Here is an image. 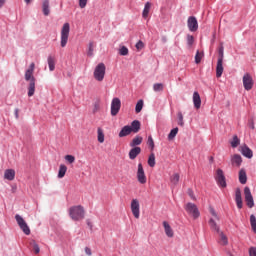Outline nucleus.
<instances>
[{"label":"nucleus","instance_id":"1","mask_svg":"<svg viewBox=\"0 0 256 256\" xmlns=\"http://www.w3.org/2000/svg\"><path fill=\"white\" fill-rule=\"evenodd\" d=\"M72 221H81L85 219V208L81 205L72 206L68 210Z\"/></svg>","mask_w":256,"mask_h":256},{"label":"nucleus","instance_id":"2","mask_svg":"<svg viewBox=\"0 0 256 256\" xmlns=\"http://www.w3.org/2000/svg\"><path fill=\"white\" fill-rule=\"evenodd\" d=\"M70 31H71V25L68 22L64 23L62 28H61V32H60V36H61L60 45H61V47H67V43L69 41Z\"/></svg>","mask_w":256,"mask_h":256},{"label":"nucleus","instance_id":"3","mask_svg":"<svg viewBox=\"0 0 256 256\" xmlns=\"http://www.w3.org/2000/svg\"><path fill=\"white\" fill-rule=\"evenodd\" d=\"M105 71H107V67H105V64L99 63L94 69V79L101 83L103 79H105Z\"/></svg>","mask_w":256,"mask_h":256},{"label":"nucleus","instance_id":"4","mask_svg":"<svg viewBox=\"0 0 256 256\" xmlns=\"http://www.w3.org/2000/svg\"><path fill=\"white\" fill-rule=\"evenodd\" d=\"M223 59H224V48L220 46L218 49V60L216 66V77L219 79L223 75Z\"/></svg>","mask_w":256,"mask_h":256},{"label":"nucleus","instance_id":"5","mask_svg":"<svg viewBox=\"0 0 256 256\" xmlns=\"http://www.w3.org/2000/svg\"><path fill=\"white\" fill-rule=\"evenodd\" d=\"M185 211L188 213V215H191L193 219H199V216L201 213L199 212V208H197V205L194 203L188 202L185 207Z\"/></svg>","mask_w":256,"mask_h":256},{"label":"nucleus","instance_id":"6","mask_svg":"<svg viewBox=\"0 0 256 256\" xmlns=\"http://www.w3.org/2000/svg\"><path fill=\"white\" fill-rule=\"evenodd\" d=\"M15 219L21 231H23L25 235H31V229L29 228V225H27L25 219H23V217L19 214L15 215Z\"/></svg>","mask_w":256,"mask_h":256},{"label":"nucleus","instance_id":"7","mask_svg":"<svg viewBox=\"0 0 256 256\" xmlns=\"http://www.w3.org/2000/svg\"><path fill=\"white\" fill-rule=\"evenodd\" d=\"M136 177H137V181H138V183H140V185H145V183H147V176L145 175V169H143V164H141V163L138 164Z\"/></svg>","mask_w":256,"mask_h":256},{"label":"nucleus","instance_id":"8","mask_svg":"<svg viewBox=\"0 0 256 256\" xmlns=\"http://www.w3.org/2000/svg\"><path fill=\"white\" fill-rule=\"evenodd\" d=\"M244 197L247 207H249V209H253V207H255V201L253 200V194H251V189L248 186L244 188Z\"/></svg>","mask_w":256,"mask_h":256},{"label":"nucleus","instance_id":"9","mask_svg":"<svg viewBox=\"0 0 256 256\" xmlns=\"http://www.w3.org/2000/svg\"><path fill=\"white\" fill-rule=\"evenodd\" d=\"M121 111V99L113 98L111 102V115L115 117Z\"/></svg>","mask_w":256,"mask_h":256},{"label":"nucleus","instance_id":"10","mask_svg":"<svg viewBox=\"0 0 256 256\" xmlns=\"http://www.w3.org/2000/svg\"><path fill=\"white\" fill-rule=\"evenodd\" d=\"M243 85H244V89L246 91H251L253 89L254 82H253V77L251 76V74L246 73L243 76Z\"/></svg>","mask_w":256,"mask_h":256},{"label":"nucleus","instance_id":"11","mask_svg":"<svg viewBox=\"0 0 256 256\" xmlns=\"http://www.w3.org/2000/svg\"><path fill=\"white\" fill-rule=\"evenodd\" d=\"M216 181L217 184L219 185V187H227V181L225 180V174L223 173V171L221 169H218L216 171Z\"/></svg>","mask_w":256,"mask_h":256},{"label":"nucleus","instance_id":"12","mask_svg":"<svg viewBox=\"0 0 256 256\" xmlns=\"http://www.w3.org/2000/svg\"><path fill=\"white\" fill-rule=\"evenodd\" d=\"M239 151L247 159H253V150H251V148H249V146L246 144L240 146Z\"/></svg>","mask_w":256,"mask_h":256},{"label":"nucleus","instance_id":"13","mask_svg":"<svg viewBox=\"0 0 256 256\" xmlns=\"http://www.w3.org/2000/svg\"><path fill=\"white\" fill-rule=\"evenodd\" d=\"M187 25L189 28V31L195 32L197 29H199V23L197 22V18L194 16H190L187 21Z\"/></svg>","mask_w":256,"mask_h":256},{"label":"nucleus","instance_id":"14","mask_svg":"<svg viewBox=\"0 0 256 256\" xmlns=\"http://www.w3.org/2000/svg\"><path fill=\"white\" fill-rule=\"evenodd\" d=\"M131 211L135 219H139L140 217L139 200L133 199L131 201Z\"/></svg>","mask_w":256,"mask_h":256},{"label":"nucleus","instance_id":"15","mask_svg":"<svg viewBox=\"0 0 256 256\" xmlns=\"http://www.w3.org/2000/svg\"><path fill=\"white\" fill-rule=\"evenodd\" d=\"M35 72V63H31L29 68L25 72V81H33L35 77L33 76V73Z\"/></svg>","mask_w":256,"mask_h":256},{"label":"nucleus","instance_id":"16","mask_svg":"<svg viewBox=\"0 0 256 256\" xmlns=\"http://www.w3.org/2000/svg\"><path fill=\"white\" fill-rule=\"evenodd\" d=\"M235 202L238 209H243V197L241 196V188L235 190Z\"/></svg>","mask_w":256,"mask_h":256},{"label":"nucleus","instance_id":"17","mask_svg":"<svg viewBox=\"0 0 256 256\" xmlns=\"http://www.w3.org/2000/svg\"><path fill=\"white\" fill-rule=\"evenodd\" d=\"M231 163L232 165H234L235 167H241V163H243V158L241 157V155L239 154H234L231 157Z\"/></svg>","mask_w":256,"mask_h":256},{"label":"nucleus","instance_id":"18","mask_svg":"<svg viewBox=\"0 0 256 256\" xmlns=\"http://www.w3.org/2000/svg\"><path fill=\"white\" fill-rule=\"evenodd\" d=\"M193 103L195 109H201V96L199 95V92L193 93Z\"/></svg>","mask_w":256,"mask_h":256},{"label":"nucleus","instance_id":"19","mask_svg":"<svg viewBox=\"0 0 256 256\" xmlns=\"http://www.w3.org/2000/svg\"><path fill=\"white\" fill-rule=\"evenodd\" d=\"M141 154V147H134L129 152V159L132 161L137 159V156Z\"/></svg>","mask_w":256,"mask_h":256},{"label":"nucleus","instance_id":"20","mask_svg":"<svg viewBox=\"0 0 256 256\" xmlns=\"http://www.w3.org/2000/svg\"><path fill=\"white\" fill-rule=\"evenodd\" d=\"M238 179H239V183H241V185H245L247 183V172L245 171V169L242 168L239 171Z\"/></svg>","mask_w":256,"mask_h":256},{"label":"nucleus","instance_id":"21","mask_svg":"<svg viewBox=\"0 0 256 256\" xmlns=\"http://www.w3.org/2000/svg\"><path fill=\"white\" fill-rule=\"evenodd\" d=\"M4 179H7V181H13V179H15V171L13 169L5 170Z\"/></svg>","mask_w":256,"mask_h":256},{"label":"nucleus","instance_id":"22","mask_svg":"<svg viewBox=\"0 0 256 256\" xmlns=\"http://www.w3.org/2000/svg\"><path fill=\"white\" fill-rule=\"evenodd\" d=\"M42 11H43V15H45V17H49V14L51 13V10L49 9V0L43 1Z\"/></svg>","mask_w":256,"mask_h":256},{"label":"nucleus","instance_id":"23","mask_svg":"<svg viewBox=\"0 0 256 256\" xmlns=\"http://www.w3.org/2000/svg\"><path fill=\"white\" fill-rule=\"evenodd\" d=\"M131 131L132 133H139V131L141 130V122H139L138 120H134L131 123Z\"/></svg>","mask_w":256,"mask_h":256},{"label":"nucleus","instance_id":"24","mask_svg":"<svg viewBox=\"0 0 256 256\" xmlns=\"http://www.w3.org/2000/svg\"><path fill=\"white\" fill-rule=\"evenodd\" d=\"M163 227H164V231H165L167 237H173V235H174L173 229L171 228V225H169V223L167 221L163 222Z\"/></svg>","mask_w":256,"mask_h":256},{"label":"nucleus","instance_id":"25","mask_svg":"<svg viewBox=\"0 0 256 256\" xmlns=\"http://www.w3.org/2000/svg\"><path fill=\"white\" fill-rule=\"evenodd\" d=\"M131 133H133L131 126H124L119 132V137H127V135H131Z\"/></svg>","mask_w":256,"mask_h":256},{"label":"nucleus","instance_id":"26","mask_svg":"<svg viewBox=\"0 0 256 256\" xmlns=\"http://www.w3.org/2000/svg\"><path fill=\"white\" fill-rule=\"evenodd\" d=\"M34 95H35V79L32 78L28 86V97H33Z\"/></svg>","mask_w":256,"mask_h":256},{"label":"nucleus","instance_id":"27","mask_svg":"<svg viewBox=\"0 0 256 256\" xmlns=\"http://www.w3.org/2000/svg\"><path fill=\"white\" fill-rule=\"evenodd\" d=\"M143 143V137L136 136L132 141L130 142V147H137V145H141Z\"/></svg>","mask_w":256,"mask_h":256},{"label":"nucleus","instance_id":"28","mask_svg":"<svg viewBox=\"0 0 256 256\" xmlns=\"http://www.w3.org/2000/svg\"><path fill=\"white\" fill-rule=\"evenodd\" d=\"M149 11H151V2H147L144 6V10L142 12V16L144 19H147L149 17Z\"/></svg>","mask_w":256,"mask_h":256},{"label":"nucleus","instance_id":"29","mask_svg":"<svg viewBox=\"0 0 256 256\" xmlns=\"http://www.w3.org/2000/svg\"><path fill=\"white\" fill-rule=\"evenodd\" d=\"M65 173H67V166H65V164H61L59 167L58 179H63V177H65Z\"/></svg>","mask_w":256,"mask_h":256},{"label":"nucleus","instance_id":"30","mask_svg":"<svg viewBox=\"0 0 256 256\" xmlns=\"http://www.w3.org/2000/svg\"><path fill=\"white\" fill-rule=\"evenodd\" d=\"M97 139L99 143H105V133L103 132V129L98 128L97 129Z\"/></svg>","mask_w":256,"mask_h":256},{"label":"nucleus","instance_id":"31","mask_svg":"<svg viewBox=\"0 0 256 256\" xmlns=\"http://www.w3.org/2000/svg\"><path fill=\"white\" fill-rule=\"evenodd\" d=\"M210 229L212 231H216V233H219L221 230H219V226L217 225V222H215V219L211 218L209 220Z\"/></svg>","mask_w":256,"mask_h":256},{"label":"nucleus","instance_id":"32","mask_svg":"<svg viewBox=\"0 0 256 256\" xmlns=\"http://www.w3.org/2000/svg\"><path fill=\"white\" fill-rule=\"evenodd\" d=\"M177 133H179V128H173L170 133L168 134V140L169 141H173V139H175V137H177Z\"/></svg>","mask_w":256,"mask_h":256},{"label":"nucleus","instance_id":"33","mask_svg":"<svg viewBox=\"0 0 256 256\" xmlns=\"http://www.w3.org/2000/svg\"><path fill=\"white\" fill-rule=\"evenodd\" d=\"M164 89H165V85L163 83H155L153 85V91H155V93H159Z\"/></svg>","mask_w":256,"mask_h":256},{"label":"nucleus","instance_id":"34","mask_svg":"<svg viewBox=\"0 0 256 256\" xmlns=\"http://www.w3.org/2000/svg\"><path fill=\"white\" fill-rule=\"evenodd\" d=\"M48 67L50 71H55V58L53 56L48 57Z\"/></svg>","mask_w":256,"mask_h":256},{"label":"nucleus","instance_id":"35","mask_svg":"<svg viewBox=\"0 0 256 256\" xmlns=\"http://www.w3.org/2000/svg\"><path fill=\"white\" fill-rule=\"evenodd\" d=\"M220 235V245H228L229 244V240L227 239V236L223 234V232H218Z\"/></svg>","mask_w":256,"mask_h":256},{"label":"nucleus","instance_id":"36","mask_svg":"<svg viewBox=\"0 0 256 256\" xmlns=\"http://www.w3.org/2000/svg\"><path fill=\"white\" fill-rule=\"evenodd\" d=\"M231 143V147H233V149L239 147V144L241 143V140H239V137H237V135L233 136Z\"/></svg>","mask_w":256,"mask_h":256},{"label":"nucleus","instance_id":"37","mask_svg":"<svg viewBox=\"0 0 256 256\" xmlns=\"http://www.w3.org/2000/svg\"><path fill=\"white\" fill-rule=\"evenodd\" d=\"M204 53L203 52H200L199 50L196 52V55H195V63L197 65H199V63H201V59H203L204 57Z\"/></svg>","mask_w":256,"mask_h":256},{"label":"nucleus","instance_id":"38","mask_svg":"<svg viewBox=\"0 0 256 256\" xmlns=\"http://www.w3.org/2000/svg\"><path fill=\"white\" fill-rule=\"evenodd\" d=\"M250 225H251L252 231L256 233V217L253 214L250 215Z\"/></svg>","mask_w":256,"mask_h":256},{"label":"nucleus","instance_id":"39","mask_svg":"<svg viewBox=\"0 0 256 256\" xmlns=\"http://www.w3.org/2000/svg\"><path fill=\"white\" fill-rule=\"evenodd\" d=\"M179 179H180L179 173H175L170 177V181L172 185H177V183H179Z\"/></svg>","mask_w":256,"mask_h":256},{"label":"nucleus","instance_id":"40","mask_svg":"<svg viewBox=\"0 0 256 256\" xmlns=\"http://www.w3.org/2000/svg\"><path fill=\"white\" fill-rule=\"evenodd\" d=\"M94 47H95V43L89 42V44H88V52H87L88 57H93Z\"/></svg>","mask_w":256,"mask_h":256},{"label":"nucleus","instance_id":"41","mask_svg":"<svg viewBox=\"0 0 256 256\" xmlns=\"http://www.w3.org/2000/svg\"><path fill=\"white\" fill-rule=\"evenodd\" d=\"M149 167H155V153H151L148 158Z\"/></svg>","mask_w":256,"mask_h":256},{"label":"nucleus","instance_id":"42","mask_svg":"<svg viewBox=\"0 0 256 256\" xmlns=\"http://www.w3.org/2000/svg\"><path fill=\"white\" fill-rule=\"evenodd\" d=\"M30 245H32L35 254L38 255V253H40V251H41V249L39 248V244L37 242H35V240H32L30 242Z\"/></svg>","mask_w":256,"mask_h":256},{"label":"nucleus","instance_id":"43","mask_svg":"<svg viewBox=\"0 0 256 256\" xmlns=\"http://www.w3.org/2000/svg\"><path fill=\"white\" fill-rule=\"evenodd\" d=\"M119 55H122L123 57L129 55V49L126 46H122L119 49Z\"/></svg>","mask_w":256,"mask_h":256},{"label":"nucleus","instance_id":"44","mask_svg":"<svg viewBox=\"0 0 256 256\" xmlns=\"http://www.w3.org/2000/svg\"><path fill=\"white\" fill-rule=\"evenodd\" d=\"M141 111H143V100H139L135 107L136 113H141Z\"/></svg>","mask_w":256,"mask_h":256},{"label":"nucleus","instance_id":"45","mask_svg":"<svg viewBox=\"0 0 256 256\" xmlns=\"http://www.w3.org/2000/svg\"><path fill=\"white\" fill-rule=\"evenodd\" d=\"M101 109V103L99 101H96L93 104V109H92V113H98V111Z\"/></svg>","mask_w":256,"mask_h":256},{"label":"nucleus","instance_id":"46","mask_svg":"<svg viewBox=\"0 0 256 256\" xmlns=\"http://www.w3.org/2000/svg\"><path fill=\"white\" fill-rule=\"evenodd\" d=\"M177 117H178V125H180V127H183L185 125V122L183 121V113L178 112Z\"/></svg>","mask_w":256,"mask_h":256},{"label":"nucleus","instance_id":"47","mask_svg":"<svg viewBox=\"0 0 256 256\" xmlns=\"http://www.w3.org/2000/svg\"><path fill=\"white\" fill-rule=\"evenodd\" d=\"M147 145H149L152 151L153 149H155V142L153 141V137L151 136L148 137Z\"/></svg>","mask_w":256,"mask_h":256},{"label":"nucleus","instance_id":"48","mask_svg":"<svg viewBox=\"0 0 256 256\" xmlns=\"http://www.w3.org/2000/svg\"><path fill=\"white\" fill-rule=\"evenodd\" d=\"M210 214L212 215V217H214V219H216V221H219V216L217 215V212H215V209L213 207L209 208Z\"/></svg>","mask_w":256,"mask_h":256},{"label":"nucleus","instance_id":"49","mask_svg":"<svg viewBox=\"0 0 256 256\" xmlns=\"http://www.w3.org/2000/svg\"><path fill=\"white\" fill-rule=\"evenodd\" d=\"M65 161H67L68 163H75V156L73 155H66L65 156Z\"/></svg>","mask_w":256,"mask_h":256},{"label":"nucleus","instance_id":"50","mask_svg":"<svg viewBox=\"0 0 256 256\" xmlns=\"http://www.w3.org/2000/svg\"><path fill=\"white\" fill-rule=\"evenodd\" d=\"M89 0H78L80 9H85Z\"/></svg>","mask_w":256,"mask_h":256},{"label":"nucleus","instance_id":"51","mask_svg":"<svg viewBox=\"0 0 256 256\" xmlns=\"http://www.w3.org/2000/svg\"><path fill=\"white\" fill-rule=\"evenodd\" d=\"M145 47V44L143 43V41L139 40L137 43H136V49L138 51H141V49H143Z\"/></svg>","mask_w":256,"mask_h":256},{"label":"nucleus","instance_id":"52","mask_svg":"<svg viewBox=\"0 0 256 256\" xmlns=\"http://www.w3.org/2000/svg\"><path fill=\"white\" fill-rule=\"evenodd\" d=\"M248 127L250 129H255V121L253 120V118L248 120Z\"/></svg>","mask_w":256,"mask_h":256},{"label":"nucleus","instance_id":"53","mask_svg":"<svg viewBox=\"0 0 256 256\" xmlns=\"http://www.w3.org/2000/svg\"><path fill=\"white\" fill-rule=\"evenodd\" d=\"M249 256H256V247H250Z\"/></svg>","mask_w":256,"mask_h":256},{"label":"nucleus","instance_id":"54","mask_svg":"<svg viewBox=\"0 0 256 256\" xmlns=\"http://www.w3.org/2000/svg\"><path fill=\"white\" fill-rule=\"evenodd\" d=\"M193 41H194L193 35H188L187 36L188 45H193Z\"/></svg>","mask_w":256,"mask_h":256},{"label":"nucleus","instance_id":"55","mask_svg":"<svg viewBox=\"0 0 256 256\" xmlns=\"http://www.w3.org/2000/svg\"><path fill=\"white\" fill-rule=\"evenodd\" d=\"M188 195L191 199H193V201H195V194L193 193V190L189 189L188 190Z\"/></svg>","mask_w":256,"mask_h":256},{"label":"nucleus","instance_id":"56","mask_svg":"<svg viewBox=\"0 0 256 256\" xmlns=\"http://www.w3.org/2000/svg\"><path fill=\"white\" fill-rule=\"evenodd\" d=\"M85 253H86V255L91 256L92 255L91 248L86 247L85 248Z\"/></svg>","mask_w":256,"mask_h":256},{"label":"nucleus","instance_id":"57","mask_svg":"<svg viewBox=\"0 0 256 256\" xmlns=\"http://www.w3.org/2000/svg\"><path fill=\"white\" fill-rule=\"evenodd\" d=\"M15 116H16V119H19V109L15 110Z\"/></svg>","mask_w":256,"mask_h":256},{"label":"nucleus","instance_id":"58","mask_svg":"<svg viewBox=\"0 0 256 256\" xmlns=\"http://www.w3.org/2000/svg\"><path fill=\"white\" fill-rule=\"evenodd\" d=\"M5 1H7V0H0V9H1V7H3V5H5Z\"/></svg>","mask_w":256,"mask_h":256},{"label":"nucleus","instance_id":"59","mask_svg":"<svg viewBox=\"0 0 256 256\" xmlns=\"http://www.w3.org/2000/svg\"><path fill=\"white\" fill-rule=\"evenodd\" d=\"M25 3H27V5H29V3H31V0H24Z\"/></svg>","mask_w":256,"mask_h":256},{"label":"nucleus","instance_id":"60","mask_svg":"<svg viewBox=\"0 0 256 256\" xmlns=\"http://www.w3.org/2000/svg\"><path fill=\"white\" fill-rule=\"evenodd\" d=\"M210 161H213V157H210Z\"/></svg>","mask_w":256,"mask_h":256},{"label":"nucleus","instance_id":"61","mask_svg":"<svg viewBox=\"0 0 256 256\" xmlns=\"http://www.w3.org/2000/svg\"><path fill=\"white\" fill-rule=\"evenodd\" d=\"M229 256H234L233 254L229 253Z\"/></svg>","mask_w":256,"mask_h":256}]
</instances>
